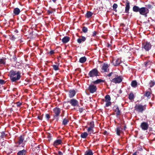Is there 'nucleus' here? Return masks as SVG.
I'll return each mask as SVG.
<instances>
[{
	"mask_svg": "<svg viewBox=\"0 0 155 155\" xmlns=\"http://www.w3.org/2000/svg\"><path fill=\"white\" fill-rule=\"evenodd\" d=\"M140 126L143 130H146L148 129L149 125L147 123L143 122L141 123Z\"/></svg>",
	"mask_w": 155,
	"mask_h": 155,
	"instance_id": "obj_10",
	"label": "nucleus"
},
{
	"mask_svg": "<svg viewBox=\"0 0 155 155\" xmlns=\"http://www.w3.org/2000/svg\"><path fill=\"white\" fill-rule=\"evenodd\" d=\"M109 66V65L107 64L104 63L102 67V69L104 72H107V70Z\"/></svg>",
	"mask_w": 155,
	"mask_h": 155,
	"instance_id": "obj_16",
	"label": "nucleus"
},
{
	"mask_svg": "<svg viewBox=\"0 0 155 155\" xmlns=\"http://www.w3.org/2000/svg\"><path fill=\"white\" fill-rule=\"evenodd\" d=\"M117 4L114 3L113 6V8L115 10L117 8Z\"/></svg>",
	"mask_w": 155,
	"mask_h": 155,
	"instance_id": "obj_42",
	"label": "nucleus"
},
{
	"mask_svg": "<svg viewBox=\"0 0 155 155\" xmlns=\"http://www.w3.org/2000/svg\"><path fill=\"white\" fill-rule=\"evenodd\" d=\"M57 0H52V1L54 2H55Z\"/></svg>",
	"mask_w": 155,
	"mask_h": 155,
	"instance_id": "obj_55",
	"label": "nucleus"
},
{
	"mask_svg": "<svg viewBox=\"0 0 155 155\" xmlns=\"http://www.w3.org/2000/svg\"><path fill=\"white\" fill-rule=\"evenodd\" d=\"M146 6L147 7V8L148 9H152L153 8V6L150 4H148L146 5Z\"/></svg>",
	"mask_w": 155,
	"mask_h": 155,
	"instance_id": "obj_40",
	"label": "nucleus"
},
{
	"mask_svg": "<svg viewBox=\"0 0 155 155\" xmlns=\"http://www.w3.org/2000/svg\"><path fill=\"white\" fill-rule=\"evenodd\" d=\"M93 153L91 150H87L84 153V155H93Z\"/></svg>",
	"mask_w": 155,
	"mask_h": 155,
	"instance_id": "obj_23",
	"label": "nucleus"
},
{
	"mask_svg": "<svg viewBox=\"0 0 155 155\" xmlns=\"http://www.w3.org/2000/svg\"><path fill=\"white\" fill-rule=\"evenodd\" d=\"M112 74H113V76L114 77L115 76L114 75H115V74H113V73H110V74H109L108 75V76H109V77H110L111 76V75Z\"/></svg>",
	"mask_w": 155,
	"mask_h": 155,
	"instance_id": "obj_47",
	"label": "nucleus"
},
{
	"mask_svg": "<svg viewBox=\"0 0 155 155\" xmlns=\"http://www.w3.org/2000/svg\"><path fill=\"white\" fill-rule=\"evenodd\" d=\"M53 110V112L54 114V117H58L60 113L61 109L59 108L56 107Z\"/></svg>",
	"mask_w": 155,
	"mask_h": 155,
	"instance_id": "obj_9",
	"label": "nucleus"
},
{
	"mask_svg": "<svg viewBox=\"0 0 155 155\" xmlns=\"http://www.w3.org/2000/svg\"><path fill=\"white\" fill-rule=\"evenodd\" d=\"M155 84V81H151L149 84V86L150 87H153Z\"/></svg>",
	"mask_w": 155,
	"mask_h": 155,
	"instance_id": "obj_35",
	"label": "nucleus"
},
{
	"mask_svg": "<svg viewBox=\"0 0 155 155\" xmlns=\"http://www.w3.org/2000/svg\"><path fill=\"white\" fill-rule=\"evenodd\" d=\"M114 108H115V111L116 112L117 115H119L120 112L118 106H115Z\"/></svg>",
	"mask_w": 155,
	"mask_h": 155,
	"instance_id": "obj_22",
	"label": "nucleus"
},
{
	"mask_svg": "<svg viewBox=\"0 0 155 155\" xmlns=\"http://www.w3.org/2000/svg\"><path fill=\"white\" fill-rule=\"evenodd\" d=\"M88 75L91 77L98 76L99 75L98 71L97 69H93L89 72Z\"/></svg>",
	"mask_w": 155,
	"mask_h": 155,
	"instance_id": "obj_4",
	"label": "nucleus"
},
{
	"mask_svg": "<svg viewBox=\"0 0 155 155\" xmlns=\"http://www.w3.org/2000/svg\"><path fill=\"white\" fill-rule=\"evenodd\" d=\"M24 140V136H21L18 138V140L15 143L17 144H18V145H20L21 144V146L23 147L24 144L23 143V141Z\"/></svg>",
	"mask_w": 155,
	"mask_h": 155,
	"instance_id": "obj_7",
	"label": "nucleus"
},
{
	"mask_svg": "<svg viewBox=\"0 0 155 155\" xmlns=\"http://www.w3.org/2000/svg\"><path fill=\"white\" fill-rule=\"evenodd\" d=\"M88 134L87 132H84L81 134V137L82 138L85 139L86 138Z\"/></svg>",
	"mask_w": 155,
	"mask_h": 155,
	"instance_id": "obj_25",
	"label": "nucleus"
},
{
	"mask_svg": "<svg viewBox=\"0 0 155 155\" xmlns=\"http://www.w3.org/2000/svg\"><path fill=\"white\" fill-rule=\"evenodd\" d=\"M38 118L39 119L41 120L42 119V117L41 116H38Z\"/></svg>",
	"mask_w": 155,
	"mask_h": 155,
	"instance_id": "obj_51",
	"label": "nucleus"
},
{
	"mask_svg": "<svg viewBox=\"0 0 155 155\" xmlns=\"http://www.w3.org/2000/svg\"><path fill=\"white\" fill-rule=\"evenodd\" d=\"M5 136V134L4 132H2L1 133V138H3Z\"/></svg>",
	"mask_w": 155,
	"mask_h": 155,
	"instance_id": "obj_43",
	"label": "nucleus"
},
{
	"mask_svg": "<svg viewBox=\"0 0 155 155\" xmlns=\"http://www.w3.org/2000/svg\"><path fill=\"white\" fill-rule=\"evenodd\" d=\"M83 110L82 108H81L79 109V112L81 113H82V112Z\"/></svg>",
	"mask_w": 155,
	"mask_h": 155,
	"instance_id": "obj_50",
	"label": "nucleus"
},
{
	"mask_svg": "<svg viewBox=\"0 0 155 155\" xmlns=\"http://www.w3.org/2000/svg\"><path fill=\"white\" fill-rule=\"evenodd\" d=\"M149 12V10L147 8L145 7H142L140 8L139 12L140 15L147 17V14Z\"/></svg>",
	"mask_w": 155,
	"mask_h": 155,
	"instance_id": "obj_3",
	"label": "nucleus"
},
{
	"mask_svg": "<svg viewBox=\"0 0 155 155\" xmlns=\"http://www.w3.org/2000/svg\"><path fill=\"white\" fill-rule=\"evenodd\" d=\"M52 66L53 67V69H54V70L55 71L58 70L59 69L58 64H57L56 65H52Z\"/></svg>",
	"mask_w": 155,
	"mask_h": 155,
	"instance_id": "obj_30",
	"label": "nucleus"
},
{
	"mask_svg": "<svg viewBox=\"0 0 155 155\" xmlns=\"http://www.w3.org/2000/svg\"><path fill=\"white\" fill-rule=\"evenodd\" d=\"M123 128L121 127H118L116 129V133L117 135H120V134L122 133Z\"/></svg>",
	"mask_w": 155,
	"mask_h": 155,
	"instance_id": "obj_13",
	"label": "nucleus"
},
{
	"mask_svg": "<svg viewBox=\"0 0 155 155\" xmlns=\"http://www.w3.org/2000/svg\"><path fill=\"white\" fill-rule=\"evenodd\" d=\"M82 31L84 33H86L87 32L88 29L86 27H83L82 28Z\"/></svg>",
	"mask_w": 155,
	"mask_h": 155,
	"instance_id": "obj_38",
	"label": "nucleus"
},
{
	"mask_svg": "<svg viewBox=\"0 0 155 155\" xmlns=\"http://www.w3.org/2000/svg\"><path fill=\"white\" fill-rule=\"evenodd\" d=\"M93 13L90 11H88L87 12L86 15V16L87 18H89L91 17Z\"/></svg>",
	"mask_w": 155,
	"mask_h": 155,
	"instance_id": "obj_27",
	"label": "nucleus"
},
{
	"mask_svg": "<svg viewBox=\"0 0 155 155\" xmlns=\"http://www.w3.org/2000/svg\"><path fill=\"white\" fill-rule=\"evenodd\" d=\"M86 61V58L85 57H81L79 59L80 62L82 63L85 62Z\"/></svg>",
	"mask_w": 155,
	"mask_h": 155,
	"instance_id": "obj_29",
	"label": "nucleus"
},
{
	"mask_svg": "<svg viewBox=\"0 0 155 155\" xmlns=\"http://www.w3.org/2000/svg\"><path fill=\"white\" fill-rule=\"evenodd\" d=\"M106 102V107H107L109 106H110L111 104V102L110 101H108V102Z\"/></svg>",
	"mask_w": 155,
	"mask_h": 155,
	"instance_id": "obj_41",
	"label": "nucleus"
},
{
	"mask_svg": "<svg viewBox=\"0 0 155 155\" xmlns=\"http://www.w3.org/2000/svg\"><path fill=\"white\" fill-rule=\"evenodd\" d=\"M19 9L18 8H15L14 9L13 12L15 15H18L20 13Z\"/></svg>",
	"mask_w": 155,
	"mask_h": 155,
	"instance_id": "obj_21",
	"label": "nucleus"
},
{
	"mask_svg": "<svg viewBox=\"0 0 155 155\" xmlns=\"http://www.w3.org/2000/svg\"><path fill=\"white\" fill-rule=\"evenodd\" d=\"M147 63H146L145 64V65H146V66H147Z\"/></svg>",
	"mask_w": 155,
	"mask_h": 155,
	"instance_id": "obj_56",
	"label": "nucleus"
},
{
	"mask_svg": "<svg viewBox=\"0 0 155 155\" xmlns=\"http://www.w3.org/2000/svg\"><path fill=\"white\" fill-rule=\"evenodd\" d=\"M16 32L17 33V32H18V31L17 30H15V32H16Z\"/></svg>",
	"mask_w": 155,
	"mask_h": 155,
	"instance_id": "obj_57",
	"label": "nucleus"
},
{
	"mask_svg": "<svg viewBox=\"0 0 155 155\" xmlns=\"http://www.w3.org/2000/svg\"><path fill=\"white\" fill-rule=\"evenodd\" d=\"M96 33H97V32L96 31H94L93 32V35H92V36H95L96 35Z\"/></svg>",
	"mask_w": 155,
	"mask_h": 155,
	"instance_id": "obj_48",
	"label": "nucleus"
},
{
	"mask_svg": "<svg viewBox=\"0 0 155 155\" xmlns=\"http://www.w3.org/2000/svg\"><path fill=\"white\" fill-rule=\"evenodd\" d=\"M140 9V8H139L138 6H134L133 7V10L134 12H139Z\"/></svg>",
	"mask_w": 155,
	"mask_h": 155,
	"instance_id": "obj_24",
	"label": "nucleus"
},
{
	"mask_svg": "<svg viewBox=\"0 0 155 155\" xmlns=\"http://www.w3.org/2000/svg\"><path fill=\"white\" fill-rule=\"evenodd\" d=\"M87 131L88 133V134H91L94 132L93 128L90 127H87Z\"/></svg>",
	"mask_w": 155,
	"mask_h": 155,
	"instance_id": "obj_26",
	"label": "nucleus"
},
{
	"mask_svg": "<svg viewBox=\"0 0 155 155\" xmlns=\"http://www.w3.org/2000/svg\"><path fill=\"white\" fill-rule=\"evenodd\" d=\"M76 94V92L75 91L73 90H71L69 91V96L70 98H72Z\"/></svg>",
	"mask_w": 155,
	"mask_h": 155,
	"instance_id": "obj_14",
	"label": "nucleus"
},
{
	"mask_svg": "<svg viewBox=\"0 0 155 155\" xmlns=\"http://www.w3.org/2000/svg\"><path fill=\"white\" fill-rule=\"evenodd\" d=\"M131 86L133 87H135L137 85V82L135 81H133L131 83Z\"/></svg>",
	"mask_w": 155,
	"mask_h": 155,
	"instance_id": "obj_34",
	"label": "nucleus"
},
{
	"mask_svg": "<svg viewBox=\"0 0 155 155\" xmlns=\"http://www.w3.org/2000/svg\"><path fill=\"white\" fill-rule=\"evenodd\" d=\"M130 8V3L129 2L127 1L126 3V7L125 8V12L128 13Z\"/></svg>",
	"mask_w": 155,
	"mask_h": 155,
	"instance_id": "obj_15",
	"label": "nucleus"
},
{
	"mask_svg": "<svg viewBox=\"0 0 155 155\" xmlns=\"http://www.w3.org/2000/svg\"><path fill=\"white\" fill-rule=\"evenodd\" d=\"M69 122V120L67 118H65L64 119L63 122H62V124L63 125H66Z\"/></svg>",
	"mask_w": 155,
	"mask_h": 155,
	"instance_id": "obj_31",
	"label": "nucleus"
},
{
	"mask_svg": "<svg viewBox=\"0 0 155 155\" xmlns=\"http://www.w3.org/2000/svg\"><path fill=\"white\" fill-rule=\"evenodd\" d=\"M5 83V82L4 80L0 79V84H3Z\"/></svg>",
	"mask_w": 155,
	"mask_h": 155,
	"instance_id": "obj_45",
	"label": "nucleus"
},
{
	"mask_svg": "<svg viewBox=\"0 0 155 155\" xmlns=\"http://www.w3.org/2000/svg\"><path fill=\"white\" fill-rule=\"evenodd\" d=\"M49 53L51 55L52 54L54 53V51L53 50L51 51H50Z\"/></svg>",
	"mask_w": 155,
	"mask_h": 155,
	"instance_id": "obj_49",
	"label": "nucleus"
},
{
	"mask_svg": "<svg viewBox=\"0 0 155 155\" xmlns=\"http://www.w3.org/2000/svg\"><path fill=\"white\" fill-rule=\"evenodd\" d=\"M115 77L112 79V81L115 84L120 83L122 80V79L121 77L115 75Z\"/></svg>",
	"mask_w": 155,
	"mask_h": 155,
	"instance_id": "obj_6",
	"label": "nucleus"
},
{
	"mask_svg": "<svg viewBox=\"0 0 155 155\" xmlns=\"http://www.w3.org/2000/svg\"><path fill=\"white\" fill-rule=\"evenodd\" d=\"M16 104L17 107H20L22 104L21 103L19 102H16Z\"/></svg>",
	"mask_w": 155,
	"mask_h": 155,
	"instance_id": "obj_44",
	"label": "nucleus"
},
{
	"mask_svg": "<svg viewBox=\"0 0 155 155\" xmlns=\"http://www.w3.org/2000/svg\"><path fill=\"white\" fill-rule=\"evenodd\" d=\"M88 90L91 93H93L96 92L97 90L96 86L94 84H91L89 86Z\"/></svg>",
	"mask_w": 155,
	"mask_h": 155,
	"instance_id": "obj_8",
	"label": "nucleus"
},
{
	"mask_svg": "<svg viewBox=\"0 0 155 155\" xmlns=\"http://www.w3.org/2000/svg\"><path fill=\"white\" fill-rule=\"evenodd\" d=\"M144 95L145 96L147 97V98L150 99L151 96V93L149 91H146Z\"/></svg>",
	"mask_w": 155,
	"mask_h": 155,
	"instance_id": "obj_28",
	"label": "nucleus"
},
{
	"mask_svg": "<svg viewBox=\"0 0 155 155\" xmlns=\"http://www.w3.org/2000/svg\"><path fill=\"white\" fill-rule=\"evenodd\" d=\"M89 125V127L94 128V122L93 121H91Z\"/></svg>",
	"mask_w": 155,
	"mask_h": 155,
	"instance_id": "obj_37",
	"label": "nucleus"
},
{
	"mask_svg": "<svg viewBox=\"0 0 155 155\" xmlns=\"http://www.w3.org/2000/svg\"><path fill=\"white\" fill-rule=\"evenodd\" d=\"M147 105H142L140 104H136L134 108L136 111L142 113L146 109Z\"/></svg>",
	"mask_w": 155,
	"mask_h": 155,
	"instance_id": "obj_2",
	"label": "nucleus"
},
{
	"mask_svg": "<svg viewBox=\"0 0 155 155\" xmlns=\"http://www.w3.org/2000/svg\"><path fill=\"white\" fill-rule=\"evenodd\" d=\"M129 98L130 100H133L134 98V96L132 93H130L129 95Z\"/></svg>",
	"mask_w": 155,
	"mask_h": 155,
	"instance_id": "obj_33",
	"label": "nucleus"
},
{
	"mask_svg": "<svg viewBox=\"0 0 155 155\" xmlns=\"http://www.w3.org/2000/svg\"><path fill=\"white\" fill-rule=\"evenodd\" d=\"M103 81L101 79H98L93 82L94 84H97Z\"/></svg>",
	"mask_w": 155,
	"mask_h": 155,
	"instance_id": "obj_36",
	"label": "nucleus"
},
{
	"mask_svg": "<svg viewBox=\"0 0 155 155\" xmlns=\"http://www.w3.org/2000/svg\"><path fill=\"white\" fill-rule=\"evenodd\" d=\"M105 102L110 101V97L109 95H106L105 97Z\"/></svg>",
	"mask_w": 155,
	"mask_h": 155,
	"instance_id": "obj_32",
	"label": "nucleus"
},
{
	"mask_svg": "<svg viewBox=\"0 0 155 155\" xmlns=\"http://www.w3.org/2000/svg\"><path fill=\"white\" fill-rule=\"evenodd\" d=\"M132 155H137L136 153H134Z\"/></svg>",
	"mask_w": 155,
	"mask_h": 155,
	"instance_id": "obj_54",
	"label": "nucleus"
},
{
	"mask_svg": "<svg viewBox=\"0 0 155 155\" xmlns=\"http://www.w3.org/2000/svg\"><path fill=\"white\" fill-rule=\"evenodd\" d=\"M121 60L119 58L113 59L112 61V63L114 66H117L120 63Z\"/></svg>",
	"mask_w": 155,
	"mask_h": 155,
	"instance_id": "obj_11",
	"label": "nucleus"
},
{
	"mask_svg": "<svg viewBox=\"0 0 155 155\" xmlns=\"http://www.w3.org/2000/svg\"><path fill=\"white\" fill-rule=\"evenodd\" d=\"M45 116H46V118L48 120L50 117L49 115L48 114H47Z\"/></svg>",
	"mask_w": 155,
	"mask_h": 155,
	"instance_id": "obj_46",
	"label": "nucleus"
},
{
	"mask_svg": "<svg viewBox=\"0 0 155 155\" xmlns=\"http://www.w3.org/2000/svg\"><path fill=\"white\" fill-rule=\"evenodd\" d=\"M151 46L152 45L150 42H146L143 43L142 48L146 51H148L150 49Z\"/></svg>",
	"mask_w": 155,
	"mask_h": 155,
	"instance_id": "obj_5",
	"label": "nucleus"
},
{
	"mask_svg": "<svg viewBox=\"0 0 155 155\" xmlns=\"http://www.w3.org/2000/svg\"><path fill=\"white\" fill-rule=\"evenodd\" d=\"M58 153L59 155H62L63 154L60 151H59L58 152Z\"/></svg>",
	"mask_w": 155,
	"mask_h": 155,
	"instance_id": "obj_52",
	"label": "nucleus"
},
{
	"mask_svg": "<svg viewBox=\"0 0 155 155\" xmlns=\"http://www.w3.org/2000/svg\"><path fill=\"white\" fill-rule=\"evenodd\" d=\"M85 38L84 36H82L81 38H78L77 39V42L79 43H81V42L85 41Z\"/></svg>",
	"mask_w": 155,
	"mask_h": 155,
	"instance_id": "obj_18",
	"label": "nucleus"
},
{
	"mask_svg": "<svg viewBox=\"0 0 155 155\" xmlns=\"http://www.w3.org/2000/svg\"><path fill=\"white\" fill-rule=\"evenodd\" d=\"M70 103L73 106H76L78 104V101L75 99H72L70 100Z\"/></svg>",
	"mask_w": 155,
	"mask_h": 155,
	"instance_id": "obj_12",
	"label": "nucleus"
},
{
	"mask_svg": "<svg viewBox=\"0 0 155 155\" xmlns=\"http://www.w3.org/2000/svg\"><path fill=\"white\" fill-rule=\"evenodd\" d=\"M11 38H12V40H14L15 39V38L13 36Z\"/></svg>",
	"mask_w": 155,
	"mask_h": 155,
	"instance_id": "obj_53",
	"label": "nucleus"
},
{
	"mask_svg": "<svg viewBox=\"0 0 155 155\" xmlns=\"http://www.w3.org/2000/svg\"><path fill=\"white\" fill-rule=\"evenodd\" d=\"M10 78L12 82L19 80L21 78V73L19 71H11L10 72Z\"/></svg>",
	"mask_w": 155,
	"mask_h": 155,
	"instance_id": "obj_1",
	"label": "nucleus"
},
{
	"mask_svg": "<svg viewBox=\"0 0 155 155\" xmlns=\"http://www.w3.org/2000/svg\"><path fill=\"white\" fill-rule=\"evenodd\" d=\"M61 141L60 140H57L55 141L54 143V146L56 147L61 144Z\"/></svg>",
	"mask_w": 155,
	"mask_h": 155,
	"instance_id": "obj_20",
	"label": "nucleus"
},
{
	"mask_svg": "<svg viewBox=\"0 0 155 155\" xmlns=\"http://www.w3.org/2000/svg\"><path fill=\"white\" fill-rule=\"evenodd\" d=\"M26 151L25 150H23L19 151L17 153V155H25Z\"/></svg>",
	"mask_w": 155,
	"mask_h": 155,
	"instance_id": "obj_19",
	"label": "nucleus"
},
{
	"mask_svg": "<svg viewBox=\"0 0 155 155\" xmlns=\"http://www.w3.org/2000/svg\"><path fill=\"white\" fill-rule=\"evenodd\" d=\"M70 38L68 36H65L62 40V41L63 43H66L68 42L70 40Z\"/></svg>",
	"mask_w": 155,
	"mask_h": 155,
	"instance_id": "obj_17",
	"label": "nucleus"
},
{
	"mask_svg": "<svg viewBox=\"0 0 155 155\" xmlns=\"http://www.w3.org/2000/svg\"><path fill=\"white\" fill-rule=\"evenodd\" d=\"M5 60L3 59H0V64H5Z\"/></svg>",
	"mask_w": 155,
	"mask_h": 155,
	"instance_id": "obj_39",
	"label": "nucleus"
}]
</instances>
